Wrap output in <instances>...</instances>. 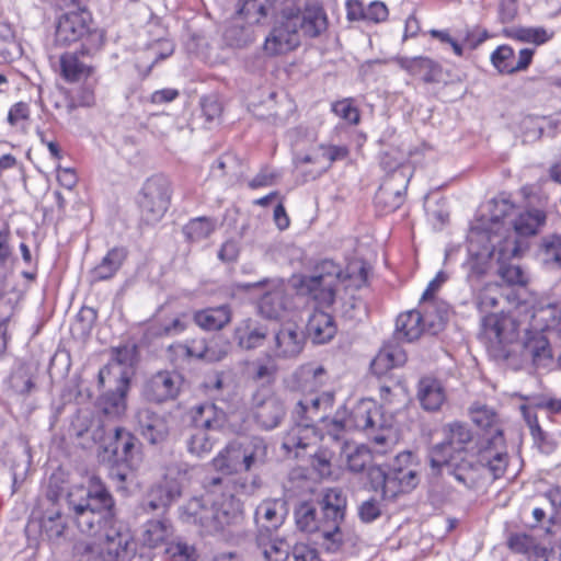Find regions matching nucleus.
I'll list each match as a JSON object with an SVG mask.
<instances>
[{"label": "nucleus", "instance_id": "obj_1", "mask_svg": "<svg viewBox=\"0 0 561 561\" xmlns=\"http://www.w3.org/2000/svg\"><path fill=\"white\" fill-rule=\"evenodd\" d=\"M224 482L225 479L221 477L206 478L204 486L208 495L188 500L180 507V519L208 535L239 525L243 519V511L237 497L225 493L217 500L210 497L220 490Z\"/></svg>", "mask_w": 561, "mask_h": 561}, {"label": "nucleus", "instance_id": "obj_2", "mask_svg": "<svg viewBox=\"0 0 561 561\" xmlns=\"http://www.w3.org/2000/svg\"><path fill=\"white\" fill-rule=\"evenodd\" d=\"M502 287L499 284L485 285L477 296L479 310L486 316L483 318L485 335L489 339L490 354L501 360H507L513 353L514 344H517V324L511 318L499 319L494 310L502 298Z\"/></svg>", "mask_w": 561, "mask_h": 561}, {"label": "nucleus", "instance_id": "obj_3", "mask_svg": "<svg viewBox=\"0 0 561 561\" xmlns=\"http://www.w3.org/2000/svg\"><path fill=\"white\" fill-rule=\"evenodd\" d=\"M333 403L334 394L330 391L297 401L291 412L293 425L283 438V448L295 451L298 457L300 450L316 445L319 434L314 423L317 420L325 422L324 413L332 409Z\"/></svg>", "mask_w": 561, "mask_h": 561}, {"label": "nucleus", "instance_id": "obj_4", "mask_svg": "<svg viewBox=\"0 0 561 561\" xmlns=\"http://www.w3.org/2000/svg\"><path fill=\"white\" fill-rule=\"evenodd\" d=\"M419 472L413 465L410 451L399 454L388 470L380 466L369 467L368 483L370 490L380 492L382 500H393L400 493H407L417 486Z\"/></svg>", "mask_w": 561, "mask_h": 561}, {"label": "nucleus", "instance_id": "obj_5", "mask_svg": "<svg viewBox=\"0 0 561 561\" xmlns=\"http://www.w3.org/2000/svg\"><path fill=\"white\" fill-rule=\"evenodd\" d=\"M268 461V445L263 437L243 436L231 440L213 459L214 468L225 474L239 470L252 471L262 468Z\"/></svg>", "mask_w": 561, "mask_h": 561}, {"label": "nucleus", "instance_id": "obj_6", "mask_svg": "<svg viewBox=\"0 0 561 561\" xmlns=\"http://www.w3.org/2000/svg\"><path fill=\"white\" fill-rule=\"evenodd\" d=\"M535 330L526 331L525 340L514 344V350L520 347L524 358L531 359L537 367L546 366L552 358L551 348L543 331H561V309L557 305L549 304L537 308L533 313Z\"/></svg>", "mask_w": 561, "mask_h": 561}, {"label": "nucleus", "instance_id": "obj_7", "mask_svg": "<svg viewBox=\"0 0 561 561\" xmlns=\"http://www.w3.org/2000/svg\"><path fill=\"white\" fill-rule=\"evenodd\" d=\"M499 215L492 217V227L485 231L472 229L469 238L468 259L462 264L467 280L473 285L479 282L491 268L497 259L499 241L503 237L499 233Z\"/></svg>", "mask_w": 561, "mask_h": 561}, {"label": "nucleus", "instance_id": "obj_8", "mask_svg": "<svg viewBox=\"0 0 561 561\" xmlns=\"http://www.w3.org/2000/svg\"><path fill=\"white\" fill-rule=\"evenodd\" d=\"M91 14L85 10L64 13L56 24L55 44L68 46L81 41V54L93 55L104 43V34L91 26Z\"/></svg>", "mask_w": 561, "mask_h": 561}, {"label": "nucleus", "instance_id": "obj_9", "mask_svg": "<svg viewBox=\"0 0 561 561\" xmlns=\"http://www.w3.org/2000/svg\"><path fill=\"white\" fill-rule=\"evenodd\" d=\"M195 425L185 434V444L191 455L203 458L211 453L218 439L215 432L224 427L226 415L213 403H203L196 408Z\"/></svg>", "mask_w": 561, "mask_h": 561}, {"label": "nucleus", "instance_id": "obj_10", "mask_svg": "<svg viewBox=\"0 0 561 561\" xmlns=\"http://www.w3.org/2000/svg\"><path fill=\"white\" fill-rule=\"evenodd\" d=\"M170 199V182L165 178L156 175L148 179L138 196L141 219L146 224L158 222L168 210Z\"/></svg>", "mask_w": 561, "mask_h": 561}, {"label": "nucleus", "instance_id": "obj_11", "mask_svg": "<svg viewBox=\"0 0 561 561\" xmlns=\"http://www.w3.org/2000/svg\"><path fill=\"white\" fill-rule=\"evenodd\" d=\"M300 3L301 0H286L285 7H282V16L296 24L295 28L300 36L319 37L328 28L324 9L320 5H308L301 11Z\"/></svg>", "mask_w": 561, "mask_h": 561}, {"label": "nucleus", "instance_id": "obj_12", "mask_svg": "<svg viewBox=\"0 0 561 561\" xmlns=\"http://www.w3.org/2000/svg\"><path fill=\"white\" fill-rule=\"evenodd\" d=\"M342 277V268L331 260L316 265L312 274L304 279V285L319 305L329 307L334 302L335 287Z\"/></svg>", "mask_w": 561, "mask_h": 561}, {"label": "nucleus", "instance_id": "obj_13", "mask_svg": "<svg viewBox=\"0 0 561 561\" xmlns=\"http://www.w3.org/2000/svg\"><path fill=\"white\" fill-rule=\"evenodd\" d=\"M548 207V196L531 194L525 206L510 220V225L519 237L536 236L547 224Z\"/></svg>", "mask_w": 561, "mask_h": 561}, {"label": "nucleus", "instance_id": "obj_14", "mask_svg": "<svg viewBox=\"0 0 561 561\" xmlns=\"http://www.w3.org/2000/svg\"><path fill=\"white\" fill-rule=\"evenodd\" d=\"M182 496V484L176 478L164 474L163 478L151 484L144 495L140 510L147 514H165L169 508Z\"/></svg>", "mask_w": 561, "mask_h": 561}, {"label": "nucleus", "instance_id": "obj_15", "mask_svg": "<svg viewBox=\"0 0 561 561\" xmlns=\"http://www.w3.org/2000/svg\"><path fill=\"white\" fill-rule=\"evenodd\" d=\"M476 460L482 472L488 471L493 479L504 476L508 465V454L502 428L496 427V433L484 439Z\"/></svg>", "mask_w": 561, "mask_h": 561}, {"label": "nucleus", "instance_id": "obj_16", "mask_svg": "<svg viewBox=\"0 0 561 561\" xmlns=\"http://www.w3.org/2000/svg\"><path fill=\"white\" fill-rule=\"evenodd\" d=\"M443 431L445 438L431 449L430 465L445 462L449 455L468 454L467 446L472 442V433L467 425L454 422L445 425Z\"/></svg>", "mask_w": 561, "mask_h": 561}, {"label": "nucleus", "instance_id": "obj_17", "mask_svg": "<svg viewBox=\"0 0 561 561\" xmlns=\"http://www.w3.org/2000/svg\"><path fill=\"white\" fill-rule=\"evenodd\" d=\"M183 377L174 370H162L151 376L144 385L142 396L152 403H164L178 398Z\"/></svg>", "mask_w": 561, "mask_h": 561}, {"label": "nucleus", "instance_id": "obj_18", "mask_svg": "<svg viewBox=\"0 0 561 561\" xmlns=\"http://www.w3.org/2000/svg\"><path fill=\"white\" fill-rule=\"evenodd\" d=\"M306 344L305 332L294 322H287L273 331L270 351L275 358H296Z\"/></svg>", "mask_w": 561, "mask_h": 561}, {"label": "nucleus", "instance_id": "obj_19", "mask_svg": "<svg viewBox=\"0 0 561 561\" xmlns=\"http://www.w3.org/2000/svg\"><path fill=\"white\" fill-rule=\"evenodd\" d=\"M252 407L256 423L264 430L277 427L286 414L283 400L266 388L253 394Z\"/></svg>", "mask_w": 561, "mask_h": 561}, {"label": "nucleus", "instance_id": "obj_20", "mask_svg": "<svg viewBox=\"0 0 561 561\" xmlns=\"http://www.w3.org/2000/svg\"><path fill=\"white\" fill-rule=\"evenodd\" d=\"M431 468L437 474L446 471L468 489L474 488L482 474L479 463L473 459V456L469 454L446 456L445 462L431 465Z\"/></svg>", "mask_w": 561, "mask_h": 561}, {"label": "nucleus", "instance_id": "obj_21", "mask_svg": "<svg viewBox=\"0 0 561 561\" xmlns=\"http://www.w3.org/2000/svg\"><path fill=\"white\" fill-rule=\"evenodd\" d=\"M288 513V502L284 497L262 501L254 512L256 534H274L284 524Z\"/></svg>", "mask_w": 561, "mask_h": 561}, {"label": "nucleus", "instance_id": "obj_22", "mask_svg": "<svg viewBox=\"0 0 561 561\" xmlns=\"http://www.w3.org/2000/svg\"><path fill=\"white\" fill-rule=\"evenodd\" d=\"M67 503L73 513L75 523L82 534L96 537L102 528L112 523V517L89 507V504L83 505L77 502V493H69Z\"/></svg>", "mask_w": 561, "mask_h": 561}, {"label": "nucleus", "instance_id": "obj_23", "mask_svg": "<svg viewBox=\"0 0 561 561\" xmlns=\"http://www.w3.org/2000/svg\"><path fill=\"white\" fill-rule=\"evenodd\" d=\"M295 27L288 18H283V22L273 27L265 38L264 51L268 56H278L296 49L300 45V35Z\"/></svg>", "mask_w": 561, "mask_h": 561}, {"label": "nucleus", "instance_id": "obj_24", "mask_svg": "<svg viewBox=\"0 0 561 561\" xmlns=\"http://www.w3.org/2000/svg\"><path fill=\"white\" fill-rule=\"evenodd\" d=\"M70 493H77V502L83 505L89 504V507L113 518L115 501L99 478H91L88 489L76 488Z\"/></svg>", "mask_w": 561, "mask_h": 561}, {"label": "nucleus", "instance_id": "obj_25", "mask_svg": "<svg viewBox=\"0 0 561 561\" xmlns=\"http://www.w3.org/2000/svg\"><path fill=\"white\" fill-rule=\"evenodd\" d=\"M136 431L150 445L163 443L170 433L165 416L150 410L141 409L136 413Z\"/></svg>", "mask_w": 561, "mask_h": 561}, {"label": "nucleus", "instance_id": "obj_26", "mask_svg": "<svg viewBox=\"0 0 561 561\" xmlns=\"http://www.w3.org/2000/svg\"><path fill=\"white\" fill-rule=\"evenodd\" d=\"M518 251L519 248L515 237L505 236L502 241H499L496 259L499 265L497 274L504 282L511 285H523L526 283L523 270L517 265L507 263L508 260L518 254Z\"/></svg>", "mask_w": 561, "mask_h": 561}, {"label": "nucleus", "instance_id": "obj_27", "mask_svg": "<svg viewBox=\"0 0 561 561\" xmlns=\"http://www.w3.org/2000/svg\"><path fill=\"white\" fill-rule=\"evenodd\" d=\"M277 96L276 92H272L264 101L253 104V116L274 126L284 125L294 111V104L286 96L282 100H277Z\"/></svg>", "mask_w": 561, "mask_h": 561}, {"label": "nucleus", "instance_id": "obj_28", "mask_svg": "<svg viewBox=\"0 0 561 561\" xmlns=\"http://www.w3.org/2000/svg\"><path fill=\"white\" fill-rule=\"evenodd\" d=\"M286 0H237L236 11L250 25L259 24L266 18L282 15Z\"/></svg>", "mask_w": 561, "mask_h": 561}, {"label": "nucleus", "instance_id": "obj_29", "mask_svg": "<svg viewBox=\"0 0 561 561\" xmlns=\"http://www.w3.org/2000/svg\"><path fill=\"white\" fill-rule=\"evenodd\" d=\"M400 180L386 179L375 196V202L385 211H393L401 206L404 193L409 184V176L405 173H398Z\"/></svg>", "mask_w": 561, "mask_h": 561}, {"label": "nucleus", "instance_id": "obj_30", "mask_svg": "<svg viewBox=\"0 0 561 561\" xmlns=\"http://www.w3.org/2000/svg\"><path fill=\"white\" fill-rule=\"evenodd\" d=\"M417 311L422 316L425 331L432 335L444 330L449 317L448 305L438 299H421Z\"/></svg>", "mask_w": 561, "mask_h": 561}, {"label": "nucleus", "instance_id": "obj_31", "mask_svg": "<svg viewBox=\"0 0 561 561\" xmlns=\"http://www.w3.org/2000/svg\"><path fill=\"white\" fill-rule=\"evenodd\" d=\"M92 55L81 54V48L76 51L65 53L60 56L61 75L68 82H78L90 78L94 72V67L87 62V58Z\"/></svg>", "mask_w": 561, "mask_h": 561}, {"label": "nucleus", "instance_id": "obj_32", "mask_svg": "<svg viewBox=\"0 0 561 561\" xmlns=\"http://www.w3.org/2000/svg\"><path fill=\"white\" fill-rule=\"evenodd\" d=\"M267 334L268 331L264 324L247 319L236 327L233 339L240 348L251 351L262 346Z\"/></svg>", "mask_w": 561, "mask_h": 561}, {"label": "nucleus", "instance_id": "obj_33", "mask_svg": "<svg viewBox=\"0 0 561 561\" xmlns=\"http://www.w3.org/2000/svg\"><path fill=\"white\" fill-rule=\"evenodd\" d=\"M128 256L125 247H114L107 251L101 262L90 271L91 283L108 280L121 270Z\"/></svg>", "mask_w": 561, "mask_h": 561}, {"label": "nucleus", "instance_id": "obj_34", "mask_svg": "<svg viewBox=\"0 0 561 561\" xmlns=\"http://www.w3.org/2000/svg\"><path fill=\"white\" fill-rule=\"evenodd\" d=\"M417 399L421 407L430 412L440 409L446 400L442 382L432 377H423L417 385Z\"/></svg>", "mask_w": 561, "mask_h": 561}, {"label": "nucleus", "instance_id": "obj_35", "mask_svg": "<svg viewBox=\"0 0 561 561\" xmlns=\"http://www.w3.org/2000/svg\"><path fill=\"white\" fill-rule=\"evenodd\" d=\"M399 66L412 76H420L424 82H437L442 69L440 66L428 57H400L398 58Z\"/></svg>", "mask_w": 561, "mask_h": 561}, {"label": "nucleus", "instance_id": "obj_36", "mask_svg": "<svg viewBox=\"0 0 561 561\" xmlns=\"http://www.w3.org/2000/svg\"><path fill=\"white\" fill-rule=\"evenodd\" d=\"M232 312L229 305H221L198 310L194 313V322L206 331H218L231 321Z\"/></svg>", "mask_w": 561, "mask_h": 561}, {"label": "nucleus", "instance_id": "obj_37", "mask_svg": "<svg viewBox=\"0 0 561 561\" xmlns=\"http://www.w3.org/2000/svg\"><path fill=\"white\" fill-rule=\"evenodd\" d=\"M307 329L312 341L317 344L329 342L336 333L333 317L322 310H314L309 318Z\"/></svg>", "mask_w": 561, "mask_h": 561}, {"label": "nucleus", "instance_id": "obj_38", "mask_svg": "<svg viewBox=\"0 0 561 561\" xmlns=\"http://www.w3.org/2000/svg\"><path fill=\"white\" fill-rule=\"evenodd\" d=\"M423 332L426 331L422 322V316L417 310H411L397 318L393 339L412 342L419 339Z\"/></svg>", "mask_w": 561, "mask_h": 561}, {"label": "nucleus", "instance_id": "obj_39", "mask_svg": "<svg viewBox=\"0 0 561 561\" xmlns=\"http://www.w3.org/2000/svg\"><path fill=\"white\" fill-rule=\"evenodd\" d=\"M273 534H256L255 542L266 561H287L291 552L284 538H273Z\"/></svg>", "mask_w": 561, "mask_h": 561}, {"label": "nucleus", "instance_id": "obj_40", "mask_svg": "<svg viewBox=\"0 0 561 561\" xmlns=\"http://www.w3.org/2000/svg\"><path fill=\"white\" fill-rule=\"evenodd\" d=\"M104 548L111 560L124 561L129 553V546L131 545L133 538L128 531H122L121 529L110 526L104 534Z\"/></svg>", "mask_w": 561, "mask_h": 561}, {"label": "nucleus", "instance_id": "obj_41", "mask_svg": "<svg viewBox=\"0 0 561 561\" xmlns=\"http://www.w3.org/2000/svg\"><path fill=\"white\" fill-rule=\"evenodd\" d=\"M377 416H379V411L371 402L360 401L345 420L350 430L374 431L379 426L376 421Z\"/></svg>", "mask_w": 561, "mask_h": 561}, {"label": "nucleus", "instance_id": "obj_42", "mask_svg": "<svg viewBox=\"0 0 561 561\" xmlns=\"http://www.w3.org/2000/svg\"><path fill=\"white\" fill-rule=\"evenodd\" d=\"M129 389V378L122 374L115 390L104 393L101 398V407L105 414L118 416L126 410V396Z\"/></svg>", "mask_w": 561, "mask_h": 561}, {"label": "nucleus", "instance_id": "obj_43", "mask_svg": "<svg viewBox=\"0 0 561 561\" xmlns=\"http://www.w3.org/2000/svg\"><path fill=\"white\" fill-rule=\"evenodd\" d=\"M114 453L129 463L140 460L141 457V443L129 431L117 427L114 435Z\"/></svg>", "mask_w": 561, "mask_h": 561}, {"label": "nucleus", "instance_id": "obj_44", "mask_svg": "<svg viewBox=\"0 0 561 561\" xmlns=\"http://www.w3.org/2000/svg\"><path fill=\"white\" fill-rule=\"evenodd\" d=\"M173 528L168 519H151L144 524L141 542L148 548H156L172 536Z\"/></svg>", "mask_w": 561, "mask_h": 561}, {"label": "nucleus", "instance_id": "obj_45", "mask_svg": "<svg viewBox=\"0 0 561 561\" xmlns=\"http://www.w3.org/2000/svg\"><path fill=\"white\" fill-rule=\"evenodd\" d=\"M342 456L345 458L346 469L353 473H360L369 469L373 461V455L368 447L364 445H351L345 443L342 446Z\"/></svg>", "mask_w": 561, "mask_h": 561}, {"label": "nucleus", "instance_id": "obj_46", "mask_svg": "<svg viewBox=\"0 0 561 561\" xmlns=\"http://www.w3.org/2000/svg\"><path fill=\"white\" fill-rule=\"evenodd\" d=\"M255 27L239 19L232 22L224 33L225 43L233 48H245L255 41Z\"/></svg>", "mask_w": 561, "mask_h": 561}, {"label": "nucleus", "instance_id": "obj_47", "mask_svg": "<svg viewBox=\"0 0 561 561\" xmlns=\"http://www.w3.org/2000/svg\"><path fill=\"white\" fill-rule=\"evenodd\" d=\"M42 534L49 541L57 542L65 536L67 522L59 510L47 511L41 523Z\"/></svg>", "mask_w": 561, "mask_h": 561}, {"label": "nucleus", "instance_id": "obj_48", "mask_svg": "<svg viewBox=\"0 0 561 561\" xmlns=\"http://www.w3.org/2000/svg\"><path fill=\"white\" fill-rule=\"evenodd\" d=\"M469 414L472 422L483 430H493L496 433V427L502 428L496 411L484 403L474 402L469 409Z\"/></svg>", "mask_w": 561, "mask_h": 561}, {"label": "nucleus", "instance_id": "obj_49", "mask_svg": "<svg viewBox=\"0 0 561 561\" xmlns=\"http://www.w3.org/2000/svg\"><path fill=\"white\" fill-rule=\"evenodd\" d=\"M295 520L299 530L304 533L320 531L322 523L318 518L316 507L308 502L301 503L295 511Z\"/></svg>", "mask_w": 561, "mask_h": 561}, {"label": "nucleus", "instance_id": "obj_50", "mask_svg": "<svg viewBox=\"0 0 561 561\" xmlns=\"http://www.w3.org/2000/svg\"><path fill=\"white\" fill-rule=\"evenodd\" d=\"M540 254L547 265L561 267V233L545 236L540 242Z\"/></svg>", "mask_w": 561, "mask_h": 561}, {"label": "nucleus", "instance_id": "obj_51", "mask_svg": "<svg viewBox=\"0 0 561 561\" xmlns=\"http://www.w3.org/2000/svg\"><path fill=\"white\" fill-rule=\"evenodd\" d=\"M215 230V221L208 217H197L190 220L183 228L185 237L192 242L208 238Z\"/></svg>", "mask_w": 561, "mask_h": 561}, {"label": "nucleus", "instance_id": "obj_52", "mask_svg": "<svg viewBox=\"0 0 561 561\" xmlns=\"http://www.w3.org/2000/svg\"><path fill=\"white\" fill-rule=\"evenodd\" d=\"M405 159V154L399 150H390L382 153L380 165L388 173L387 179L400 180L397 173L407 174V169L403 165Z\"/></svg>", "mask_w": 561, "mask_h": 561}, {"label": "nucleus", "instance_id": "obj_53", "mask_svg": "<svg viewBox=\"0 0 561 561\" xmlns=\"http://www.w3.org/2000/svg\"><path fill=\"white\" fill-rule=\"evenodd\" d=\"M319 533L322 538L321 545L327 552L336 553L341 551L345 541L343 525L332 527L322 526Z\"/></svg>", "mask_w": 561, "mask_h": 561}, {"label": "nucleus", "instance_id": "obj_54", "mask_svg": "<svg viewBox=\"0 0 561 561\" xmlns=\"http://www.w3.org/2000/svg\"><path fill=\"white\" fill-rule=\"evenodd\" d=\"M507 547L514 553L537 554L538 543L536 538L525 533H514L507 538Z\"/></svg>", "mask_w": 561, "mask_h": 561}, {"label": "nucleus", "instance_id": "obj_55", "mask_svg": "<svg viewBox=\"0 0 561 561\" xmlns=\"http://www.w3.org/2000/svg\"><path fill=\"white\" fill-rule=\"evenodd\" d=\"M260 310L267 318H277L284 309L282 290H273L262 296Z\"/></svg>", "mask_w": 561, "mask_h": 561}, {"label": "nucleus", "instance_id": "obj_56", "mask_svg": "<svg viewBox=\"0 0 561 561\" xmlns=\"http://www.w3.org/2000/svg\"><path fill=\"white\" fill-rule=\"evenodd\" d=\"M515 54L511 46H499L491 55L493 66L502 73H514Z\"/></svg>", "mask_w": 561, "mask_h": 561}, {"label": "nucleus", "instance_id": "obj_57", "mask_svg": "<svg viewBox=\"0 0 561 561\" xmlns=\"http://www.w3.org/2000/svg\"><path fill=\"white\" fill-rule=\"evenodd\" d=\"M332 112L348 124L357 125L359 123V111L354 105L353 99H343L332 104Z\"/></svg>", "mask_w": 561, "mask_h": 561}, {"label": "nucleus", "instance_id": "obj_58", "mask_svg": "<svg viewBox=\"0 0 561 561\" xmlns=\"http://www.w3.org/2000/svg\"><path fill=\"white\" fill-rule=\"evenodd\" d=\"M186 355L196 357L207 362L219 360L226 353L216 354L214 350L207 345L205 340L192 341L185 346Z\"/></svg>", "mask_w": 561, "mask_h": 561}, {"label": "nucleus", "instance_id": "obj_59", "mask_svg": "<svg viewBox=\"0 0 561 561\" xmlns=\"http://www.w3.org/2000/svg\"><path fill=\"white\" fill-rule=\"evenodd\" d=\"M325 369L321 365L306 364L300 368V376L306 387L310 385V389L322 386L325 380Z\"/></svg>", "mask_w": 561, "mask_h": 561}, {"label": "nucleus", "instance_id": "obj_60", "mask_svg": "<svg viewBox=\"0 0 561 561\" xmlns=\"http://www.w3.org/2000/svg\"><path fill=\"white\" fill-rule=\"evenodd\" d=\"M379 352L386 355L392 369L403 366L407 362V354L397 342L389 341L385 343Z\"/></svg>", "mask_w": 561, "mask_h": 561}, {"label": "nucleus", "instance_id": "obj_61", "mask_svg": "<svg viewBox=\"0 0 561 561\" xmlns=\"http://www.w3.org/2000/svg\"><path fill=\"white\" fill-rule=\"evenodd\" d=\"M240 168L241 160L230 152L220 156L214 164V169L220 170L222 175L238 176L241 173Z\"/></svg>", "mask_w": 561, "mask_h": 561}, {"label": "nucleus", "instance_id": "obj_62", "mask_svg": "<svg viewBox=\"0 0 561 561\" xmlns=\"http://www.w3.org/2000/svg\"><path fill=\"white\" fill-rule=\"evenodd\" d=\"M346 495L340 488L327 489L320 501V506L333 507L335 511H346Z\"/></svg>", "mask_w": 561, "mask_h": 561}, {"label": "nucleus", "instance_id": "obj_63", "mask_svg": "<svg viewBox=\"0 0 561 561\" xmlns=\"http://www.w3.org/2000/svg\"><path fill=\"white\" fill-rule=\"evenodd\" d=\"M165 553L172 561H195V549L185 542H171Z\"/></svg>", "mask_w": 561, "mask_h": 561}, {"label": "nucleus", "instance_id": "obj_64", "mask_svg": "<svg viewBox=\"0 0 561 561\" xmlns=\"http://www.w3.org/2000/svg\"><path fill=\"white\" fill-rule=\"evenodd\" d=\"M277 366L272 357L266 362L257 360L253 364V379L257 381H272L275 378Z\"/></svg>", "mask_w": 561, "mask_h": 561}]
</instances>
